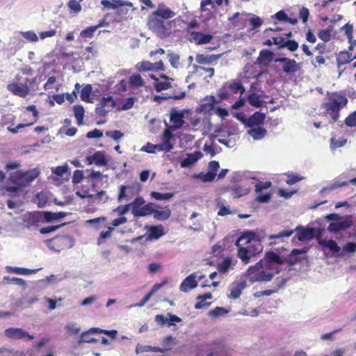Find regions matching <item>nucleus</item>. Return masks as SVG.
Returning a JSON list of instances; mask_svg holds the SVG:
<instances>
[{
    "instance_id": "obj_1",
    "label": "nucleus",
    "mask_w": 356,
    "mask_h": 356,
    "mask_svg": "<svg viewBox=\"0 0 356 356\" xmlns=\"http://www.w3.org/2000/svg\"><path fill=\"white\" fill-rule=\"evenodd\" d=\"M20 73L7 85L6 88L13 95L25 98L31 93V87L36 83V77H32L33 70L29 66L22 68Z\"/></svg>"
},
{
    "instance_id": "obj_2",
    "label": "nucleus",
    "mask_w": 356,
    "mask_h": 356,
    "mask_svg": "<svg viewBox=\"0 0 356 356\" xmlns=\"http://www.w3.org/2000/svg\"><path fill=\"white\" fill-rule=\"evenodd\" d=\"M347 103L348 99L345 96L334 92L326 97L325 102L321 104V108L325 110L333 122H335L339 118L340 111L346 106Z\"/></svg>"
},
{
    "instance_id": "obj_3",
    "label": "nucleus",
    "mask_w": 356,
    "mask_h": 356,
    "mask_svg": "<svg viewBox=\"0 0 356 356\" xmlns=\"http://www.w3.org/2000/svg\"><path fill=\"white\" fill-rule=\"evenodd\" d=\"M246 275L250 283L268 282L272 280L273 274L266 270L264 263L260 260L254 266H251L246 271Z\"/></svg>"
},
{
    "instance_id": "obj_4",
    "label": "nucleus",
    "mask_w": 356,
    "mask_h": 356,
    "mask_svg": "<svg viewBox=\"0 0 356 356\" xmlns=\"http://www.w3.org/2000/svg\"><path fill=\"white\" fill-rule=\"evenodd\" d=\"M254 237L255 234L254 232H245L243 234L235 243V245L238 248L237 257L240 258L245 264L250 262V258L252 255L248 247L243 248L242 246L251 243Z\"/></svg>"
},
{
    "instance_id": "obj_5",
    "label": "nucleus",
    "mask_w": 356,
    "mask_h": 356,
    "mask_svg": "<svg viewBox=\"0 0 356 356\" xmlns=\"http://www.w3.org/2000/svg\"><path fill=\"white\" fill-rule=\"evenodd\" d=\"M47 245L50 250L60 252L70 248L72 246V243L71 238L67 236H58L48 240Z\"/></svg>"
},
{
    "instance_id": "obj_6",
    "label": "nucleus",
    "mask_w": 356,
    "mask_h": 356,
    "mask_svg": "<svg viewBox=\"0 0 356 356\" xmlns=\"http://www.w3.org/2000/svg\"><path fill=\"white\" fill-rule=\"evenodd\" d=\"M38 175L35 170H28L26 172H16L13 173L10 178L13 183L19 186H26L32 182Z\"/></svg>"
},
{
    "instance_id": "obj_7",
    "label": "nucleus",
    "mask_w": 356,
    "mask_h": 356,
    "mask_svg": "<svg viewBox=\"0 0 356 356\" xmlns=\"http://www.w3.org/2000/svg\"><path fill=\"white\" fill-rule=\"evenodd\" d=\"M40 211L28 212L23 216L22 225L28 229H37L42 223Z\"/></svg>"
},
{
    "instance_id": "obj_8",
    "label": "nucleus",
    "mask_w": 356,
    "mask_h": 356,
    "mask_svg": "<svg viewBox=\"0 0 356 356\" xmlns=\"http://www.w3.org/2000/svg\"><path fill=\"white\" fill-rule=\"evenodd\" d=\"M150 29L161 38H166L170 34V29L168 27L163 20L160 18H150L149 20Z\"/></svg>"
},
{
    "instance_id": "obj_9",
    "label": "nucleus",
    "mask_w": 356,
    "mask_h": 356,
    "mask_svg": "<svg viewBox=\"0 0 356 356\" xmlns=\"http://www.w3.org/2000/svg\"><path fill=\"white\" fill-rule=\"evenodd\" d=\"M4 336L8 339L12 340H26L31 341L34 339L33 335H31L28 332L24 330L22 328L10 327L4 331Z\"/></svg>"
},
{
    "instance_id": "obj_10",
    "label": "nucleus",
    "mask_w": 356,
    "mask_h": 356,
    "mask_svg": "<svg viewBox=\"0 0 356 356\" xmlns=\"http://www.w3.org/2000/svg\"><path fill=\"white\" fill-rule=\"evenodd\" d=\"M115 106V101L112 96L103 97L97 104L95 112L99 116H105Z\"/></svg>"
},
{
    "instance_id": "obj_11",
    "label": "nucleus",
    "mask_w": 356,
    "mask_h": 356,
    "mask_svg": "<svg viewBox=\"0 0 356 356\" xmlns=\"http://www.w3.org/2000/svg\"><path fill=\"white\" fill-rule=\"evenodd\" d=\"M275 62L282 63V70L286 74H294L301 69L300 63L286 57L275 58Z\"/></svg>"
},
{
    "instance_id": "obj_12",
    "label": "nucleus",
    "mask_w": 356,
    "mask_h": 356,
    "mask_svg": "<svg viewBox=\"0 0 356 356\" xmlns=\"http://www.w3.org/2000/svg\"><path fill=\"white\" fill-rule=\"evenodd\" d=\"M213 38V35L211 33H204L200 31H191L188 35V40L197 45L209 44Z\"/></svg>"
},
{
    "instance_id": "obj_13",
    "label": "nucleus",
    "mask_w": 356,
    "mask_h": 356,
    "mask_svg": "<svg viewBox=\"0 0 356 356\" xmlns=\"http://www.w3.org/2000/svg\"><path fill=\"white\" fill-rule=\"evenodd\" d=\"M204 103L200 106L201 112L211 115L215 109V104L220 103L213 95H207L204 99Z\"/></svg>"
},
{
    "instance_id": "obj_14",
    "label": "nucleus",
    "mask_w": 356,
    "mask_h": 356,
    "mask_svg": "<svg viewBox=\"0 0 356 356\" xmlns=\"http://www.w3.org/2000/svg\"><path fill=\"white\" fill-rule=\"evenodd\" d=\"M353 59H356V51L355 52L354 49L353 51L349 49V51H340L337 55V63L339 67L350 63Z\"/></svg>"
},
{
    "instance_id": "obj_15",
    "label": "nucleus",
    "mask_w": 356,
    "mask_h": 356,
    "mask_svg": "<svg viewBox=\"0 0 356 356\" xmlns=\"http://www.w3.org/2000/svg\"><path fill=\"white\" fill-rule=\"evenodd\" d=\"M353 221L350 218H346L343 220L332 222L330 223L327 227V230L330 232H338L339 231L346 229L351 227Z\"/></svg>"
},
{
    "instance_id": "obj_16",
    "label": "nucleus",
    "mask_w": 356,
    "mask_h": 356,
    "mask_svg": "<svg viewBox=\"0 0 356 356\" xmlns=\"http://www.w3.org/2000/svg\"><path fill=\"white\" fill-rule=\"evenodd\" d=\"M341 31H343L344 34L346 35L348 42L350 44L349 49L350 51L353 50V48L356 46V40L353 39V25L350 23H346L341 27ZM353 67H356V60L353 64Z\"/></svg>"
},
{
    "instance_id": "obj_17",
    "label": "nucleus",
    "mask_w": 356,
    "mask_h": 356,
    "mask_svg": "<svg viewBox=\"0 0 356 356\" xmlns=\"http://www.w3.org/2000/svg\"><path fill=\"white\" fill-rule=\"evenodd\" d=\"M246 287L245 281L234 282L229 286V298L237 299L241 295L242 291Z\"/></svg>"
},
{
    "instance_id": "obj_18",
    "label": "nucleus",
    "mask_w": 356,
    "mask_h": 356,
    "mask_svg": "<svg viewBox=\"0 0 356 356\" xmlns=\"http://www.w3.org/2000/svg\"><path fill=\"white\" fill-rule=\"evenodd\" d=\"M170 121L172 124V129H179L184 123V114L181 112L172 110L170 113Z\"/></svg>"
},
{
    "instance_id": "obj_19",
    "label": "nucleus",
    "mask_w": 356,
    "mask_h": 356,
    "mask_svg": "<svg viewBox=\"0 0 356 356\" xmlns=\"http://www.w3.org/2000/svg\"><path fill=\"white\" fill-rule=\"evenodd\" d=\"M165 234L162 225L150 226L147 229V238L150 240H157Z\"/></svg>"
},
{
    "instance_id": "obj_20",
    "label": "nucleus",
    "mask_w": 356,
    "mask_h": 356,
    "mask_svg": "<svg viewBox=\"0 0 356 356\" xmlns=\"http://www.w3.org/2000/svg\"><path fill=\"white\" fill-rule=\"evenodd\" d=\"M42 223L51 222L66 216L65 212L53 213L51 211H40Z\"/></svg>"
},
{
    "instance_id": "obj_21",
    "label": "nucleus",
    "mask_w": 356,
    "mask_h": 356,
    "mask_svg": "<svg viewBox=\"0 0 356 356\" xmlns=\"http://www.w3.org/2000/svg\"><path fill=\"white\" fill-rule=\"evenodd\" d=\"M297 237L300 241L311 240L314 236V229L313 228L297 227Z\"/></svg>"
},
{
    "instance_id": "obj_22",
    "label": "nucleus",
    "mask_w": 356,
    "mask_h": 356,
    "mask_svg": "<svg viewBox=\"0 0 356 356\" xmlns=\"http://www.w3.org/2000/svg\"><path fill=\"white\" fill-rule=\"evenodd\" d=\"M197 286V282L195 280V276L191 274L186 277L181 282L179 289L183 292H188L189 290L195 289Z\"/></svg>"
},
{
    "instance_id": "obj_23",
    "label": "nucleus",
    "mask_w": 356,
    "mask_h": 356,
    "mask_svg": "<svg viewBox=\"0 0 356 356\" xmlns=\"http://www.w3.org/2000/svg\"><path fill=\"white\" fill-rule=\"evenodd\" d=\"M89 164L95 163L98 165H105L107 164V159L103 152L98 151L95 152L92 156L87 158Z\"/></svg>"
},
{
    "instance_id": "obj_24",
    "label": "nucleus",
    "mask_w": 356,
    "mask_h": 356,
    "mask_svg": "<svg viewBox=\"0 0 356 356\" xmlns=\"http://www.w3.org/2000/svg\"><path fill=\"white\" fill-rule=\"evenodd\" d=\"M175 13L168 8H159L152 14V18H160L162 20L173 17Z\"/></svg>"
},
{
    "instance_id": "obj_25",
    "label": "nucleus",
    "mask_w": 356,
    "mask_h": 356,
    "mask_svg": "<svg viewBox=\"0 0 356 356\" xmlns=\"http://www.w3.org/2000/svg\"><path fill=\"white\" fill-rule=\"evenodd\" d=\"M173 138V134L171 131L168 129H165L163 133L162 136V143H160L161 145L165 148V152H169L172 149H173V145L170 143V140Z\"/></svg>"
},
{
    "instance_id": "obj_26",
    "label": "nucleus",
    "mask_w": 356,
    "mask_h": 356,
    "mask_svg": "<svg viewBox=\"0 0 356 356\" xmlns=\"http://www.w3.org/2000/svg\"><path fill=\"white\" fill-rule=\"evenodd\" d=\"M152 215L156 220L165 221L170 217L171 210L169 208V206L162 208V210L156 209V207H154Z\"/></svg>"
},
{
    "instance_id": "obj_27",
    "label": "nucleus",
    "mask_w": 356,
    "mask_h": 356,
    "mask_svg": "<svg viewBox=\"0 0 356 356\" xmlns=\"http://www.w3.org/2000/svg\"><path fill=\"white\" fill-rule=\"evenodd\" d=\"M167 281L164 280L161 283L155 284L152 289L149 291V293H147L143 298L141 300V301L136 304V306L138 307H142L143 306L149 299L161 287H163L165 284H166Z\"/></svg>"
},
{
    "instance_id": "obj_28",
    "label": "nucleus",
    "mask_w": 356,
    "mask_h": 356,
    "mask_svg": "<svg viewBox=\"0 0 356 356\" xmlns=\"http://www.w3.org/2000/svg\"><path fill=\"white\" fill-rule=\"evenodd\" d=\"M213 298L211 293H207L204 295H200L197 297V302L195 303L194 307L196 309H201L208 307L211 302H206L207 300H211Z\"/></svg>"
},
{
    "instance_id": "obj_29",
    "label": "nucleus",
    "mask_w": 356,
    "mask_h": 356,
    "mask_svg": "<svg viewBox=\"0 0 356 356\" xmlns=\"http://www.w3.org/2000/svg\"><path fill=\"white\" fill-rule=\"evenodd\" d=\"M227 82L229 84L228 87L229 88L230 91L233 94L235 95L239 93L240 95L241 96L245 93V88L240 81L234 79Z\"/></svg>"
},
{
    "instance_id": "obj_30",
    "label": "nucleus",
    "mask_w": 356,
    "mask_h": 356,
    "mask_svg": "<svg viewBox=\"0 0 356 356\" xmlns=\"http://www.w3.org/2000/svg\"><path fill=\"white\" fill-rule=\"evenodd\" d=\"M101 4L107 9H116L123 6H131V3L122 0H113V2L108 0H102Z\"/></svg>"
},
{
    "instance_id": "obj_31",
    "label": "nucleus",
    "mask_w": 356,
    "mask_h": 356,
    "mask_svg": "<svg viewBox=\"0 0 356 356\" xmlns=\"http://www.w3.org/2000/svg\"><path fill=\"white\" fill-rule=\"evenodd\" d=\"M273 53L269 50H261L259 56L257 59V63L259 65L264 64L265 65L269 64L273 60Z\"/></svg>"
},
{
    "instance_id": "obj_32",
    "label": "nucleus",
    "mask_w": 356,
    "mask_h": 356,
    "mask_svg": "<svg viewBox=\"0 0 356 356\" xmlns=\"http://www.w3.org/2000/svg\"><path fill=\"white\" fill-rule=\"evenodd\" d=\"M265 120V115L260 112H255L249 119L248 124L250 127L259 126Z\"/></svg>"
},
{
    "instance_id": "obj_33",
    "label": "nucleus",
    "mask_w": 356,
    "mask_h": 356,
    "mask_svg": "<svg viewBox=\"0 0 356 356\" xmlns=\"http://www.w3.org/2000/svg\"><path fill=\"white\" fill-rule=\"evenodd\" d=\"M220 55H204L202 54H198L195 56V60L199 64H210L216 61Z\"/></svg>"
},
{
    "instance_id": "obj_34",
    "label": "nucleus",
    "mask_w": 356,
    "mask_h": 356,
    "mask_svg": "<svg viewBox=\"0 0 356 356\" xmlns=\"http://www.w3.org/2000/svg\"><path fill=\"white\" fill-rule=\"evenodd\" d=\"M154 207H158V206L154 203L149 202L146 204H144L140 211H138V213L136 214L135 217H143L152 215Z\"/></svg>"
},
{
    "instance_id": "obj_35",
    "label": "nucleus",
    "mask_w": 356,
    "mask_h": 356,
    "mask_svg": "<svg viewBox=\"0 0 356 356\" xmlns=\"http://www.w3.org/2000/svg\"><path fill=\"white\" fill-rule=\"evenodd\" d=\"M231 191L233 197L238 198L248 194L250 189L241 185L236 184L232 187Z\"/></svg>"
},
{
    "instance_id": "obj_36",
    "label": "nucleus",
    "mask_w": 356,
    "mask_h": 356,
    "mask_svg": "<svg viewBox=\"0 0 356 356\" xmlns=\"http://www.w3.org/2000/svg\"><path fill=\"white\" fill-rule=\"evenodd\" d=\"M202 156V153L200 152H196L194 154H188L187 157L185 158L181 162V167H188L191 165L194 164Z\"/></svg>"
},
{
    "instance_id": "obj_37",
    "label": "nucleus",
    "mask_w": 356,
    "mask_h": 356,
    "mask_svg": "<svg viewBox=\"0 0 356 356\" xmlns=\"http://www.w3.org/2000/svg\"><path fill=\"white\" fill-rule=\"evenodd\" d=\"M129 83L131 88H138L143 86L145 81L139 74H135L129 76Z\"/></svg>"
},
{
    "instance_id": "obj_38",
    "label": "nucleus",
    "mask_w": 356,
    "mask_h": 356,
    "mask_svg": "<svg viewBox=\"0 0 356 356\" xmlns=\"http://www.w3.org/2000/svg\"><path fill=\"white\" fill-rule=\"evenodd\" d=\"M229 84L228 82H225L223 83V85L218 90L217 95L219 98L218 101H220V102L222 100H227L230 97V89L228 87Z\"/></svg>"
},
{
    "instance_id": "obj_39",
    "label": "nucleus",
    "mask_w": 356,
    "mask_h": 356,
    "mask_svg": "<svg viewBox=\"0 0 356 356\" xmlns=\"http://www.w3.org/2000/svg\"><path fill=\"white\" fill-rule=\"evenodd\" d=\"M248 103L255 108H260L262 106L263 100L261 95L255 92H252L248 96Z\"/></svg>"
},
{
    "instance_id": "obj_40",
    "label": "nucleus",
    "mask_w": 356,
    "mask_h": 356,
    "mask_svg": "<svg viewBox=\"0 0 356 356\" xmlns=\"http://www.w3.org/2000/svg\"><path fill=\"white\" fill-rule=\"evenodd\" d=\"M73 111L74 117L76 119V123L78 125H82L83 124V118L85 111L81 105H74L73 106Z\"/></svg>"
},
{
    "instance_id": "obj_41",
    "label": "nucleus",
    "mask_w": 356,
    "mask_h": 356,
    "mask_svg": "<svg viewBox=\"0 0 356 356\" xmlns=\"http://www.w3.org/2000/svg\"><path fill=\"white\" fill-rule=\"evenodd\" d=\"M165 148L161 144L154 145L151 143H147L145 145L143 146L140 151L149 154L156 153V151H164Z\"/></svg>"
},
{
    "instance_id": "obj_42",
    "label": "nucleus",
    "mask_w": 356,
    "mask_h": 356,
    "mask_svg": "<svg viewBox=\"0 0 356 356\" xmlns=\"http://www.w3.org/2000/svg\"><path fill=\"white\" fill-rule=\"evenodd\" d=\"M249 134L254 139L259 140L266 136V130L264 127L256 126V127H252Z\"/></svg>"
},
{
    "instance_id": "obj_43",
    "label": "nucleus",
    "mask_w": 356,
    "mask_h": 356,
    "mask_svg": "<svg viewBox=\"0 0 356 356\" xmlns=\"http://www.w3.org/2000/svg\"><path fill=\"white\" fill-rule=\"evenodd\" d=\"M145 204V200L142 197H137L132 202L129 204L131 205L132 214L136 216V214L138 213V211L142 208Z\"/></svg>"
},
{
    "instance_id": "obj_44",
    "label": "nucleus",
    "mask_w": 356,
    "mask_h": 356,
    "mask_svg": "<svg viewBox=\"0 0 356 356\" xmlns=\"http://www.w3.org/2000/svg\"><path fill=\"white\" fill-rule=\"evenodd\" d=\"M6 269L9 273H15L18 275H31L35 272L34 270L20 267L6 266Z\"/></svg>"
},
{
    "instance_id": "obj_45",
    "label": "nucleus",
    "mask_w": 356,
    "mask_h": 356,
    "mask_svg": "<svg viewBox=\"0 0 356 356\" xmlns=\"http://www.w3.org/2000/svg\"><path fill=\"white\" fill-rule=\"evenodd\" d=\"M319 243L322 246L329 248L333 253H337L341 250L340 247L337 245L336 241L332 239L321 240L319 241Z\"/></svg>"
},
{
    "instance_id": "obj_46",
    "label": "nucleus",
    "mask_w": 356,
    "mask_h": 356,
    "mask_svg": "<svg viewBox=\"0 0 356 356\" xmlns=\"http://www.w3.org/2000/svg\"><path fill=\"white\" fill-rule=\"evenodd\" d=\"M103 26V23L100 22L99 24L96 26H89L83 30H82L80 33V36L83 38H91L94 35L95 31L99 27Z\"/></svg>"
},
{
    "instance_id": "obj_47",
    "label": "nucleus",
    "mask_w": 356,
    "mask_h": 356,
    "mask_svg": "<svg viewBox=\"0 0 356 356\" xmlns=\"http://www.w3.org/2000/svg\"><path fill=\"white\" fill-rule=\"evenodd\" d=\"M349 184H353V185H356V177L350 179L349 181H336L334 183H332V184H330L329 186L325 188V189H327L329 191L334 190V189H337L338 188H341V187H343V186H346Z\"/></svg>"
},
{
    "instance_id": "obj_48",
    "label": "nucleus",
    "mask_w": 356,
    "mask_h": 356,
    "mask_svg": "<svg viewBox=\"0 0 356 356\" xmlns=\"http://www.w3.org/2000/svg\"><path fill=\"white\" fill-rule=\"evenodd\" d=\"M169 348H161L159 347H155V346H140V348L138 346L136 347V353H139L141 352H149V351H153V352H157V353H163L166 350H170Z\"/></svg>"
},
{
    "instance_id": "obj_49",
    "label": "nucleus",
    "mask_w": 356,
    "mask_h": 356,
    "mask_svg": "<svg viewBox=\"0 0 356 356\" xmlns=\"http://www.w3.org/2000/svg\"><path fill=\"white\" fill-rule=\"evenodd\" d=\"M92 91V87L90 84H87L81 90V99L86 102H91L90 99V95Z\"/></svg>"
},
{
    "instance_id": "obj_50",
    "label": "nucleus",
    "mask_w": 356,
    "mask_h": 356,
    "mask_svg": "<svg viewBox=\"0 0 356 356\" xmlns=\"http://www.w3.org/2000/svg\"><path fill=\"white\" fill-rule=\"evenodd\" d=\"M150 78L153 80H155L156 83H155V89L157 92H161L164 90H167L170 88H171L170 83L168 81H159L158 79L156 77L155 75H150Z\"/></svg>"
},
{
    "instance_id": "obj_51",
    "label": "nucleus",
    "mask_w": 356,
    "mask_h": 356,
    "mask_svg": "<svg viewBox=\"0 0 356 356\" xmlns=\"http://www.w3.org/2000/svg\"><path fill=\"white\" fill-rule=\"evenodd\" d=\"M232 264V260L230 257H227L219 264L217 266L218 270L220 273H226L230 268Z\"/></svg>"
},
{
    "instance_id": "obj_52",
    "label": "nucleus",
    "mask_w": 356,
    "mask_h": 356,
    "mask_svg": "<svg viewBox=\"0 0 356 356\" xmlns=\"http://www.w3.org/2000/svg\"><path fill=\"white\" fill-rule=\"evenodd\" d=\"M228 312L229 311L224 307H216L209 312V315L212 318H218L225 316Z\"/></svg>"
},
{
    "instance_id": "obj_53",
    "label": "nucleus",
    "mask_w": 356,
    "mask_h": 356,
    "mask_svg": "<svg viewBox=\"0 0 356 356\" xmlns=\"http://www.w3.org/2000/svg\"><path fill=\"white\" fill-rule=\"evenodd\" d=\"M136 70L138 72H149L153 71V63L149 60H143L138 63L136 65Z\"/></svg>"
},
{
    "instance_id": "obj_54",
    "label": "nucleus",
    "mask_w": 356,
    "mask_h": 356,
    "mask_svg": "<svg viewBox=\"0 0 356 356\" xmlns=\"http://www.w3.org/2000/svg\"><path fill=\"white\" fill-rule=\"evenodd\" d=\"M3 282L4 284H14L23 287L26 286V282L23 279L18 277H10L8 276H5L3 278Z\"/></svg>"
},
{
    "instance_id": "obj_55",
    "label": "nucleus",
    "mask_w": 356,
    "mask_h": 356,
    "mask_svg": "<svg viewBox=\"0 0 356 356\" xmlns=\"http://www.w3.org/2000/svg\"><path fill=\"white\" fill-rule=\"evenodd\" d=\"M250 243V245L248 248L250 249L252 256H256L262 252L263 246L259 241H254L252 243V242Z\"/></svg>"
},
{
    "instance_id": "obj_56",
    "label": "nucleus",
    "mask_w": 356,
    "mask_h": 356,
    "mask_svg": "<svg viewBox=\"0 0 356 356\" xmlns=\"http://www.w3.org/2000/svg\"><path fill=\"white\" fill-rule=\"evenodd\" d=\"M92 333H104L112 339H115L117 336L118 332L115 330H105L98 327H93L89 330Z\"/></svg>"
},
{
    "instance_id": "obj_57",
    "label": "nucleus",
    "mask_w": 356,
    "mask_h": 356,
    "mask_svg": "<svg viewBox=\"0 0 356 356\" xmlns=\"http://www.w3.org/2000/svg\"><path fill=\"white\" fill-rule=\"evenodd\" d=\"M113 229V227H108L106 231L102 232L97 238V244L99 245L104 243L105 239L110 238Z\"/></svg>"
},
{
    "instance_id": "obj_58",
    "label": "nucleus",
    "mask_w": 356,
    "mask_h": 356,
    "mask_svg": "<svg viewBox=\"0 0 356 356\" xmlns=\"http://www.w3.org/2000/svg\"><path fill=\"white\" fill-rule=\"evenodd\" d=\"M299 45L298 42L293 40H284L281 48H287L290 51H295L298 49Z\"/></svg>"
},
{
    "instance_id": "obj_59",
    "label": "nucleus",
    "mask_w": 356,
    "mask_h": 356,
    "mask_svg": "<svg viewBox=\"0 0 356 356\" xmlns=\"http://www.w3.org/2000/svg\"><path fill=\"white\" fill-rule=\"evenodd\" d=\"M152 197L156 200H170L173 196L172 193H161L159 192L153 191L151 193Z\"/></svg>"
},
{
    "instance_id": "obj_60",
    "label": "nucleus",
    "mask_w": 356,
    "mask_h": 356,
    "mask_svg": "<svg viewBox=\"0 0 356 356\" xmlns=\"http://www.w3.org/2000/svg\"><path fill=\"white\" fill-rule=\"evenodd\" d=\"M67 6L72 13H78L81 10L80 2L76 0H70Z\"/></svg>"
},
{
    "instance_id": "obj_61",
    "label": "nucleus",
    "mask_w": 356,
    "mask_h": 356,
    "mask_svg": "<svg viewBox=\"0 0 356 356\" xmlns=\"http://www.w3.org/2000/svg\"><path fill=\"white\" fill-rule=\"evenodd\" d=\"M347 143L346 138L337 139L333 137L331 138L330 147L332 149H336L346 145Z\"/></svg>"
},
{
    "instance_id": "obj_62",
    "label": "nucleus",
    "mask_w": 356,
    "mask_h": 356,
    "mask_svg": "<svg viewBox=\"0 0 356 356\" xmlns=\"http://www.w3.org/2000/svg\"><path fill=\"white\" fill-rule=\"evenodd\" d=\"M216 177V173L214 172L208 171L206 173H200L199 175L200 179L203 182H210L214 180Z\"/></svg>"
},
{
    "instance_id": "obj_63",
    "label": "nucleus",
    "mask_w": 356,
    "mask_h": 356,
    "mask_svg": "<svg viewBox=\"0 0 356 356\" xmlns=\"http://www.w3.org/2000/svg\"><path fill=\"white\" fill-rule=\"evenodd\" d=\"M105 134L115 141H118L124 136V134L119 130L107 131Z\"/></svg>"
},
{
    "instance_id": "obj_64",
    "label": "nucleus",
    "mask_w": 356,
    "mask_h": 356,
    "mask_svg": "<svg viewBox=\"0 0 356 356\" xmlns=\"http://www.w3.org/2000/svg\"><path fill=\"white\" fill-rule=\"evenodd\" d=\"M345 124L350 127H356V111L348 115L345 119Z\"/></svg>"
}]
</instances>
